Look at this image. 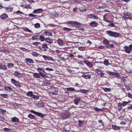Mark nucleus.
<instances>
[{
  "label": "nucleus",
  "instance_id": "nucleus-24",
  "mask_svg": "<svg viewBox=\"0 0 132 132\" xmlns=\"http://www.w3.org/2000/svg\"><path fill=\"white\" fill-rule=\"evenodd\" d=\"M39 35H35L33 36L32 37V40H39Z\"/></svg>",
  "mask_w": 132,
  "mask_h": 132
},
{
  "label": "nucleus",
  "instance_id": "nucleus-25",
  "mask_svg": "<svg viewBox=\"0 0 132 132\" xmlns=\"http://www.w3.org/2000/svg\"><path fill=\"white\" fill-rule=\"evenodd\" d=\"M81 77L86 79H89L91 78L90 75V74L82 75Z\"/></svg>",
  "mask_w": 132,
  "mask_h": 132
},
{
  "label": "nucleus",
  "instance_id": "nucleus-63",
  "mask_svg": "<svg viewBox=\"0 0 132 132\" xmlns=\"http://www.w3.org/2000/svg\"><path fill=\"white\" fill-rule=\"evenodd\" d=\"M0 96L4 98H6L7 96V95L6 94H2L0 95Z\"/></svg>",
  "mask_w": 132,
  "mask_h": 132
},
{
  "label": "nucleus",
  "instance_id": "nucleus-4",
  "mask_svg": "<svg viewBox=\"0 0 132 132\" xmlns=\"http://www.w3.org/2000/svg\"><path fill=\"white\" fill-rule=\"evenodd\" d=\"M96 72L97 74L99 75L100 77L106 78L105 74L103 72L102 70L99 69H96Z\"/></svg>",
  "mask_w": 132,
  "mask_h": 132
},
{
  "label": "nucleus",
  "instance_id": "nucleus-38",
  "mask_svg": "<svg viewBox=\"0 0 132 132\" xmlns=\"http://www.w3.org/2000/svg\"><path fill=\"white\" fill-rule=\"evenodd\" d=\"M112 128L116 130H119L120 129V128L119 127L117 126L114 125H112Z\"/></svg>",
  "mask_w": 132,
  "mask_h": 132
},
{
  "label": "nucleus",
  "instance_id": "nucleus-40",
  "mask_svg": "<svg viewBox=\"0 0 132 132\" xmlns=\"http://www.w3.org/2000/svg\"><path fill=\"white\" fill-rule=\"evenodd\" d=\"M25 31L31 32L32 31L30 30L28 28L26 27H23L22 28Z\"/></svg>",
  "mask_w": 132,
  "mask_h": 132
},
{
  "label": "nucleus",
  "instance_id": "nucleus-2",
  "mask_svg": "<svg viewBox=\"0 0 132 132\" xmlns=\"http://www.w3.org/2000/svg\"><path fill=\"white\" fill-rule=\"evenodd\" d=\"M64 23L67 24L69 26L71 27L76 26L77 25H80L81 23L77 22H74L71 21H68Z\"/></svg>",
  "mask_w": 132,
  "mask_h": 132
},
{
  "label": "nucleus",
  "instance_id": "nucleus-32",
  "mask_svg": "<svg viewBox=\"0 0 132 132\" xmlns=\"http://www.w3.org/2000/svg\"><path fill=\"white\" fill-rule=\"evenodd\" d=\"M57 43L59 45L62 46L63 45V41L60 39H59L57 40Z\"/></svg>",
  "mask_w": 132,
  "mask_h": 132
},
{
  "label": "nucleus",
  "instance_id": "nucleus-6",
  "mask_svg": "<svg viewBox=\"0 0 132 132\" xmlns=\"http://www.w3.org/2000/svg\"><path fill=\"white\" fill-rule=\"evenodd\" d=\"M125 52L129 54L131 52V50L132 49V45L130 44L129 46H125L123 47Z\"/></svg>",
  "mask_w": 132,
  "mask_h": 132
},
{
  "label": "nucleus",
  "instance_id": "nucleus-36",
  "mask_svg": "<svg viewBox=\"0 0 132 132\" xmlns=\"http://www.w3.org/2000/svg\"><path fill=\"white\" fill-rule=\"evenodd\" d=\"M43 33H45V34L49 36H52V32H50L48 31H45L43 32Z\"/></svg>",
  "mask_w": 132,
  "mask_h": 132
},
{
  "label": "nucleus",
  "instance_id": "nucleus-8",
  "mask_svg": "<svg viewBox=\"0 0 132 132\" xmlns=\"http://www.w3.org/2000/svg\"><path fill=\"white\" fill-rule=\"evenodd\" d=\"M81 62H83L86 64L87 66L90 68L92 67L93 66V62H90L88 60H85L84 61H81Z\"/></svg>",
  "mask_w": 132,
  "mask_h": 132
},
{
  "label": "nucleus",
  "instance_id": "nucleus-44",
  "mask_svg": "<svg viewBox=\"0 0 132 132\" xmlns=\"http://www.w3.org/2000/svg\"><path fill=\"white\" fill-rule=\"evenodd\" d=\"M66 89L68 91L73 92L75 91V89L72 87L67 88Z\"/></svg>",
  "mask_w": 132,
  "mask_h": 132
},
{
  "label": "nucleus",
  "instance_id": "nucleus-55",
  "mask_svg": "<svg viewBox=\"0 0 132 132\" xmlns=\"http://www.w3.org/2000/svg\"><path fill=\"white\" fill-rule=\"evenodd\" d=\"M3 131L5 132H10V130L9 128H5L3 129Z\"/></svg>",
  "mask_w": 132,
  "mask_h": 132
},
{
  "label": "nucleus",
  "instance_id": "nucleus-1",
  "mask_svg": "<svg viewBox=\"0 0 132 132\" xmlns=\"http://www.w3.org/2000/svg\"><path fill=\"white\" fill-rule=\"evenodd\" d=\"M106 34L109 36L114 38H118L120 36L119 33L111 30H108L106 31Z\"/></svg>",
  "mask_w": 132,
  "mask_h": 132
},
{
  "label": "nucleus",
  "instance_id": "nucleus-48",
  "mask_svg": "<svg viewBox=\"0 0 132 132\" xmlns=\"http://www.w3.org/2000/svg\"><path fill=\"white\" fill-rule=\"evenodd\" d=\"M64 30L66 31H71L72 29L67 27H64L63 28Z\"/></svg>",
  "mask_w": 132,
  "mask_h": 132
},
{
  "label": "nucleus",
  "instance_id": "nucleus-21",
  "mask_svg": "<svg viewBox=\"0 0 132 132\" xmlns=\"http://www.w3.org/2000/svg\"><path fill=\"white\" fill-rule=\"evenodd\" d=\"M40 76H41L43 78H46L47 76H46V73L45 71H44V73L40 72L39 74Z\"/></svg>",
  "mask_w": 132,
  "mask_h": 132
},
{
  "label": "nucleus",
  "instance_id": "nucleus-47",
  "mask_svg": "<svg viewBox=\"0 0 132 132\" xmlns=\"http://www.w3.org/2000/svg\"><path fill=\"white\" fill-rule=\"evenodd\" d=\"M31 54L33 56L35 57H37L39 55V54L36 52H34L32 53Z\"/></svg>",
  "mask_w": 132,
  "mask_h": 132
},
{
  "label": "nucleus",
  "instance_id": "nucleus-29",
  "mask_svg": "<svg viewBox=\"0 0 132 132\" xmlns=\"http://www.w3.org/2000/svg\"><path fill=\"white\" fill-rule=\"evenodd\" d=\"M80 100H81L78 97L75 99L74 102L75 104L77 105L79 103V102L80 101Z\"/></svg>",
  "mask_w": 132,
  "mask_h": 132
},
{
  "label": "nucleus",
  "instance_id": "nucleus-61",
  "mask_svg": "<svg viewBox=\"0 0 132 132\" xmlns=\"http://www.w3.org/2000/svg\"><path fill=\"white\" fill-rule=\"evenodd\" d=\"M111 22H112V23H109L108 24V26L110 27H114L115 25L113 23V21H112V22L111 21Z\"/></svg>",
  "mask_w": 132,
  "mask_h": 132
},
{
  "label": "nucleus",
  "instance_id": "nucleus-23",
  "mask_svg": "<svg viewBox=\"0 0 132 132\" xmlns=\"http://www.w3.org/2000/svg\"><path fill=\"white\" fill-rule=\"evenodd\" d=\"M103 20L105 21L107 23H109L111 22V20H108L106 14L103 16Z\"/></svg>",
  "mask_w": 132,
  "mask_h": 132
},
{
  "label": "nucleus",
  "instance_id": "nucleus-31",
  "mask_svg": "<svg viewBox=\"0 0 132 132\" xmlns=\"http://www.w3.org/2000/svg\"><path fill=\"white\" fill-rule=\"evenodd\" d=\"M52 40V39H50L48 38H46L45 40L47 43L50 44H51L53 43Z\"/></svg>",
  "mask_w": 132,
  "mask_h": 132
},
{
  "label": "nucleus",
  "instance_id": "nucleus-12",
  "mask_svg": "<svg viewBox=\"0 0 132 132\" xmlns=\"http://www.w3.org/2000/svg\"><path fill=\"white\" fill-rule=\"evenodd\" d=\"M88 16L89 18H91L96 20H97L98 19V16L96 15H95L93 14H89Z\"/></svg>",
  "mask_w": 132,
  "mask_h": 132
},
{
  "label": "nucleus",
  "instance_id": "nucleus-30",
  "mask_svg": "<svg viewBox=\"0 0 132 132\" xmlns=\"http://www.w3.org/2000/svg\"><path fill=\"white\" fill-rule=\"evenodd\" d=\"M7 91L9 92H11L12 91L13 89V88H11L10 87H6L5 86L4 88Z\"/></svg>",
  "mask_w": 132,
  "mask_h": 132
},
{
  "label": "nucleus",
  "instance_id": "nucleus-57",
  "mask_svg": "<svg viewBox=\"0 0 132 132\" xmlns=\"http://www.w3.org/2000/svg\"><path fill=\"white\" fill-rule=\"evenodd\" d=\"M78 49L81 51H84L85 50V48L84 47H79Z\"/></svg>",
  "mask_w": 132,
  "mask_h": 132
},
{
  "label": "nucleus",
  "instance_id": "nucleus-62",
  "mask_svg": "<svg viewBox=\"0 0 132 132\" xmlns=\"http://www.w3.org/2000/svg\"><path fill=\"white\" fill-rule=\"evenodd\" d=\"M0 110L3 114H5L6 112V111L5 110L2 109H1Z\"/></svg>",
  "mask_w": 132,
  "mask_h": 132
},
{
  "label": "nucleus",
  "instance_id": "nucleus-10",
  "mask_svg": "<svg viewBox=\"0 0 132 132\" xmlns=\"http://www.w3.org/2000/svg\"><path fill=\"white\" fill-rule=\"evenodd\" d=\"M14 75L16 77L19 78H21L23 76L22 74L20 73L18 71H14Z\"/></svg>",
  "mask_w": 132,
  "mask_h": 132
},
{
  "label": "nucleus",
  "instance_id": "nucleus-51",
  "mask_svg": "<svg viewBox=\"0 0 132 132\" xmlns=\"http://www.w3.org/2000/svg\"><path fill=\"white\" fill-rule=\"evenodd\" d=\"M115 72H111L108 71L107 73L109 75H114Z\"/></svg>",
  "mask_w": 132,
  "mask_h": 132
},
{
  "label": "nucleus",
  "instance_id": "nucleus-39",
  "mask_svg": "<svg viewBox=\"0 0 132 132\" xmlns=\"http://www.w3.org/2000/svg\"><path fill=\"white\" fill-rule=\"evenodd\" d=\"M38 106L39 108L43 107L45 105V103L43 102L39 103L38 104Z\"/></svg>",
  "mask_w": 132,
  "mask_h": 132
},
{
  "label": "nucleus",
  "instance_id": "nucleus-13",
  "mask_svg": "<svg viewBox=\"0 0 132 132\" xmlns=\"http://www.w3.org/2000/svg\"><path fill=\"white\" fill-rule=\"evenodd\" d=\"M41 56H42V57L45 60H49L50 61L54 60L52 58L49 56H48L46 55H41Z\"/></svg>",
  "mask_w": 132,
  "mask_h": 132
},
{
  "label": "nucleus",
  "instance_id": "nucleus-59",
  "mask_svg": "<svg viewBox=\"0 0 132 132\" xmlns=\"http://www.w3.org/2000/svg\"><path fill=\"white\" fill-rule=\"evenodd\" d=\"M24 8L27 9H32V7L30 6V4H29L26 5L24 6Z\"/></svg>",
  "mask_w": 132,
  "mask_h": 132
},
{
  "label": "nucleus",
  "instance_id": "nucleus-56",
  "mask_svg": "<svg viewBox=\"0 0 132 132\" xmlns=\"http://www.w3.org/2000/svg\"><path fill=\"white\" fill-rule=\"evenodd\" d=\"M114 75L116 77L119 78L120 76V75L119 73L117 72H115Z\"/></svg>",
  "mask_w": 132,
  "mask_h": 132
},
{
  "label": "nucleus",
  "instance_id": "nucleus-43",
  "mask_svg": "<svg viewBox=\"0 0 132 132\" xmlns=\"http://www.w3.org/2000/svg\"><path fill=\"white\" fill-rule=\"evenodd\" d=\"M46 38L42 35L39 36V40H40L42 42L45 40Z\"/></svg>",
  "mask_w": 132,
  "mask_h": 132
},
{
  "label": "nucleus",
  "instance_id": "nucleus-17",
  "mask_svg": "<svg viewBox=\"0 0 132 132\" xmlns=\"http://www.w3.org/2000/svg\"><path fill=\"white\" fill-rule=\"evenodd\" d=\"M25 62L26 63H34V61L31 59L30 58H26L25 59Z\"/></svg>",
  "mask_w": 132,
  "mask_h": 132
},
{
  "label": "nucleus",
  "instance_id": "nucleus-45",
  "mask_svg": "<svg viewBox=\"0 0 132 132\" xmlns=\"http://www.w3.org/2000/svg\"><path fill=\"white\" fill-rule=\"evenodd\" d=\"M94 109L97 111H103V109H99L97 107H95L94 108Z\"/></svg>",
  "mask_w": 132,
  "mask_h": 132
},
{
  "label": "nucleus",
  "instance_id": "nucleus-50",
  "mask_svg": "<svg viewBox=\"0 0 132 132\" xmlns=\"http://www.w3.org/2000/svg\"><path fill=\"white\" fill-rule=\"evenodd\" d=\"M34 26L35 28H38L40 27V25L39 23H36L34 24Z\"/></svg>",
  "mask_w": 132,
  "mask_h": 132
},
{
  "label": "nucleus",
  "instance_id": "nucleus-46",
  "mask_svg": "<svg viewBox=\"0 0 132 132\" xmlns=\"http://www.w3.org/2000/svg\"><path fill=\"white\" fill-rule=\"evenodd\" d=\"M76 92H79V91H76ZM79 92L85 94L87 93V90L84 89H81L80 90Z\"/></svg>",
  "mask_w": 132,
  "mask_h": 132
},
{
  "label": "nucleus",
  "instance_id": "nucleus-16",
  "mask_svg": "<svg viewBox=\"0 0 132 132\" xmlns=\"http://www.w3.org/2000/svg\"><path fill=\"white\" fill-rule=\"evenodd\" d=\"M103 42L105 45L106 47L109 48V41L107 39H105L103 40Z\"/></svg>",
  "mask_w": 132,
  "mask_h": 132
},
{
  "label": "nucleus",
  "instance_id": "nucleus-58",
  "mask_svg": "<svg viewBox=\"0 0 132 132\" xmlns=\"http://www.w3.org/2000/svg\"><path fill=\"white\" fill-rule=\"evenodd\" d=\"M51 92L53 94L57 95L58 94L57 91H56V90L52 91Z\"/></svg>",
  "mask_w": 132,
  "mask_h": 132
},
{
  "label": "nucleus",
  "instance_id": "nucleus-18",
  "mask_svg": "<svg viewBox=\"0 0 132 132\" xmlns=\"http://www.w3.org/2000/svg\"><path fill=\"white\" fill-rule=\"evenodd\" d=\"M12 121L13 122L18 123L19 121V119L17 117H14L11 119Z\"/></svg>",
  "mask_w": 132,
  "mask_h": 132
},
{
  "label": "nucleus",
  "instance_id": "nucleus-54",
  "mask_svg": "<svg viewBox=\"0 0 132 132\" xmlns=\"http://www.w3.org/2000/svg\"><path fill=\"white\" fill-rule=\"evenodd\" d=\"M7 67L8 68H11L14 66V64L12 63H8Z\"/></svg>",
  "mask_w": 132,
  "mask_h": 132
},
{
  "label": "nucleus",
  "instance_id": "nucleus-28",
  "mask_svg": "<svg viewBox=\"0 0 132 132\" xmlns=\"http://www.w3.org/2000/svg\"><path fill=\"white\" fill-rule=\"evenodd\" d=\"M33 93L32 91H29L27 92L26 95L28 97H30L31 98L33 95Z\"/></svg>",
  "mask_w": 132,
  "mask_h": 132
},
{
  "label": "nucleus",
  "instance_id": "nucleus-5",
  "mask_svg": "<svg viewBox=\"0 0 132 132\" xmlns=\"http://www.w3.org/2000/svg\"><path fill=\"white\" fill-rule=\"evenodd\" d=\"M11 81L13 84H14L16 87L20 88L21 86L20 83L14 79H11Z\"/></svg>",
  "mask_w": 132,
  "mask_h": 132
},
{
  "label": "nucleus",
  "instance_id": "nucleus-9",
  "mask_svg": "<svg viewBox=\"0 0 132 132\" xmlns=\"http://www.w3.org/2000/svg\"><path fill=\"white\" fill-rule=\"evenodd\" d=\"M30 111L31 113L35 114L38 117H40L42 118L44 117V115L40 112H37L32 110H30Z\"/></svg>",
  "mask_w": 132,
  "mask_h": 132
},
{
  "label": "nucleus",
  "instance_id": "nucleus-22",
  "mask_svg": "<svg viewBox=\"0 0 132 132\" xmlns=\"http://www.w3.org/2000/svg\"><path fill=\"white\" fill-rule=\"evenodd\" d=\"M41 45L42 46V48L44 50V51H46L48 49L46 44L44 43L42 44Z\"/></svg>",
  "mask_w": 132,
  "mask_h": 132
},
{
  "label": "nucleus",
  "instance_id": "nucleus-14",
  "mask_svg": "<svg viewBox=\"0 0 132 132\" xmlns=\"http://www.w3.org/2000/svg\"><path fill=\"white\" fill-rule=\"evenodd\" d=\"M131 102V101L130 100H129L128 102L126 101H123L122 103L120 102L119 103V104L121 105L122 106H125L127 105L128 103H130Z\"/></svg>",
  "mask_w": 132,
  "mask_h": 132
},
{
  "label": "nucleus",
  "instance_id": "nucleus-27",
  "mask_svg": "<svg viewBox=\"0 0 132 132\" xmlns=\"http://www.w3.org/2000/svg\"><path fill=\"white\" fill-rule=\"evenodd\" d=\"M129 16V13H125V12L123 13V15L122 16L123 18L128 19Z\"/></svg>",
  "mask_w": 132,
  "mask_h": 132
},
{
  "label": "nucleus",
  "instance_id": "nucleus-19",
  "mask_svg": "<svg viewBox=\"0 0 132 132\" xmlns=\"http://www.w3.org/2000/svg\"><path fill=\"white\" fill-rule=\"evenodd\" d=\"M0 69H1L6 70L7 68L6 66L4 63H0Z\"/></svg>",
  "mask_w": 132,
  "mask_h": 132
},
{
  "label": "nucleus",
  "instance_id": "nucleus-49",
  "mask_svg": "<svg viewBox=\"0 0 132 132\" xmlns=\"http://www.w3.org/2000/svg\"><path fill=\"white\" fill-rule=\"evenodd\" d=\"M28 116L29 118L31 119H34L35 118L34 116L31 114H30Z\"/></svg>",
  "mask_w": 132,
  "mask_h": 132
},
{
  "label": "nucleus",
  "instance_id": "nucleus-37",
  "mask_svg": "<svg viewBox=\"0 0 132 132\" xmlns=\"http://www.w3.org/2000/svg\"><path fill=\"white\" fill-rule=\"evenodd\" d=\"M106 6V4L105 3H103L102 5H100L97 6V9H103L105 8V7Z\"/></svg>",
  "mask_w": 132,
  "mask_h": 132
},
{
  "label": "nucleus",
  "instance_id": "nucleus-20",
  "mask_svg": "<svg viewBox=\"0 0 132 132\" xmlns=\"http://www.w3.org/2000/svg\"><path fill=\"white\" fill-rule=\"evenodd\" d=\"M42 9H37L36 10H35L32 13H40L42 12Z\"/></svg>",
  "mask_w": 132,
  "mask_h": 132
},
{
  "label": "nucleus",
  "instance_id": "nucleus-7",
  "mask_svg": "<svg viewBox=\"0 0 132 132\" xmlns=\"http://www.w3.org/2000/svg\"><path fill=\"white\" fill-rule=\"evenodd\" d=\"M61 5H62L63 7L65 8H69L70 6V4L69 2L65 1L61 3Z\"/></svg>",
  "mask_w": 132,
  "mask_h": 132
},
{
  "label": "nucleus",
  "instance_id": "nucleus-11",
  "mask_svg": "<svg viewBox=\"0 0 132 132\" xmlns=\"http://www.w3.org/2000/svg\"><path fill=\"white\" fill-rule=\"evenodd\" d=\"M0 18L3 20H5L7 18H8V16L6 13H4L1 15Z\"/></svg>",
  "mask_w": 132,
  "mask_h": 132
},
{
  "label": "nucleus",
  "instance_id": "nucleus-33",
  "mask_svg": "<svg viewBox=\"0 0 132 132\" xmlns=\"http://www.w3.org/2000/svg\"><path fill=\"white\" fill-rule=\"evenodd\" d=\"M5 10L7 12H11L13 10V8L8 6L6 7Z\"/></svg>",
  "mask_w": 132,
  "mask_h": 132
},
{
  "label": "nucleus",
  "instance_id": "nucleus-35",
  "mask_svg": "<svg viewBox=\"0 0 132 132\" xmlns=\"http://www.w3.org/2000/svg\"><path fill=\"white\" fill-rule=\"evenodd\" d=\"M33 76L34 77L37 79L40 78L39 75L37 73H34Z\"/></svg>",
  "mask_w": 132,
  "mask_h": 132
},
{
  "label": "nucleus",
  "instance_id": "nucleus-60",
  "mask_svg": "<svg viewBox=\"0 0 132 132\" xmlns=\"http://www.w3.org/2000/svg\"><path fill=\"white\" fill-rule=\"evenodd\" d=\"M104 90L105 92H110L111 89L110 88H105L103 89Z\"/></svg>",
  "mask_w": 132,
  "mask_h": 132
},
{
  "label": "nucleus",
  "instance_id": "nucleus-34",
  "mask_svg": "<svg viewBox=\"0 0 132 132\" xmlns=\"http://www.w3.org/2000/svg\"><path fill=\"white\" fill-rule=\"evenodd\" d=\"M44 68L43 69L41 68H38L37 69V71L39 72V74L40 72L44 73L45 71L44 70Z\"/></svg>",
  "mask_w": 132,
  "mask_h": 132
},
{
  "label": "nucleus",
  "instance_id": "nucleus-26",
  "mask_svg": "<svg viewBox=\"0 0 132 132\" xmlns=\"http://www.w3.org/2000/svg\"><path fill=\"white\" fill-rule=\"evenodd\" d=\"M78 125L80 127H82L83 125V123L84 122V121H81V120H79L78 122Z\"/></svg>",
  "mask_w": 132,
  "mask_h": 132
},
{
  "label": "nucleus",
  "instance_id": "nucleus-53",
  "mask_svg": "<svg viewBox=\"0 0 132 132\" xmlns=\"http://www.w3.org/2000/svg\"><path fill=\"white\" fill-rule=\"evenodd\" d=\"M3 51L5 54L6 55L9 54L10 53V51L7 50H4Z\"/></svg>",
  "mask_w": 132,
  "mask_h": 132
},
{
  "label": "nucleus",
  "instance_id": "nucleus-52",
  "mask_svg": "<svg viewBox=\"0 0 132 132\" xmlns=\"http://www.w3.org/2000/svg\"><path fill=\"white\" fill-rule=\"evenodd\" d=\"M118 110L119 112H120L121 111V109L122 108V106L121 105L119 104V103H118Z\"/></svg>",
  "mask_w": 132,
  "mask_h": 132
},
{
  "label": "nucleus",
  "instance_id": "nucleus-42",
  "mask_svg": "<svg viewBox=\"0 0 132 132\" xmlns=\"http://www.w3.org/2000/svg\"><path fill=\"white\" fill-rule=\"evenodd\" d=\"M39 96L38 95H33L31 99L33 98L35 100H37L39 99Z\"/></svg>",
  "mask_w": 132,
  "mask_h": 132
},
{
  "label": "nucleus",
  "instance_id": "nucleus-3",
  "mask_svg": "<svg viewBox=\"0 0 132 132\" xmlns=\"http://www.w3.org/2000/svg\"><path fill=\"white\" fill-rule=\"evenodd\" d=\"M70 116V113L69 112L66 111L62 113L60 116L61 118L65 120L69 118Z\"/></svg>",
  "mask_w": 132,
  "mask_h": 132
},
{
  "label": "nucleus",
  "instance_id": "nucleus-15",
  "mask_svg": "<svg viewBox=\"0 0 132 132\" xmlns=\"http://www.w3.org/2000/svg\"><path fill=\"white\" fill-rule=\"evenodd\" d=\"M98 23L97 22L93 21L89 23L90 25L92 27H95L98 25Z\"/></svg>",
  "mask_w": 132,
  "mask_h": 132
},
{
  "label": "nucleus",
  "instance_id": "nucleus-64",
  "mask_svg": "<svg viewBox=\"0 0 132 132\" xmlns=\"http://www.w3.org/2000/svg\"><path fill=\"white\" fill-rule=\"evenodd\" d=\"M127 96L130 98H132V94L130 93H127Z\"/></svg>",
  "mask_w": 132,
  "mask_h": 132
},
{
  "label": "nucleus",
  "instance_id": "nucleus-41",
  "mask_svg": "<svg viewBox=\"0 0 132 132\" xmlns=\"http://www.w3.org/2000/svg\"><path fill=\"white\" fill-rule=\"evenodd\" d=\"M104 64L106 66H108L110 64L109 63L108 60L107 59L104 60Z\"/></svg>",
  "mask_w": 132,
  "mask_h": 132
}]
</instances>
